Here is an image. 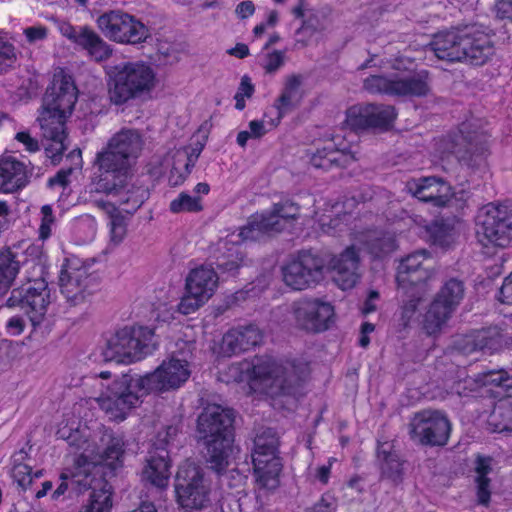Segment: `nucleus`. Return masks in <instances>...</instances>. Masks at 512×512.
<instances>
[{
    "label": "nucleus",
    "mask_w": 512,
    "mask_h": 512,
    "mask_svg": "<svg viewBox=\"0 0 512 512\" xmlns=\"http://www.w3.org/2000/svg\"><path fill=\"white\" fill-rule=\"evenodd\" d=\"M140 133L134 129H122L108 142L105 150L95 159L97 172L91 191L117 197L124 211L134 213L144 203L147 191L131 183L130 159L137 158L143 147Z\"/></svg>",
    "instance_id": "nucleus-1"
},
{
    "label": "nucleus",
    "mask_w": 512,
    "mask_h": 512,
    "mask_svg": "<svg viewBox=\"0 0 512 512\" xmlns=\"http://www.w3.org/2000/svg\"><path fill=\"white\" fill-rule=\"evenodd\" d=\"M77 101V88L69 75H55L43 97V109L38 117L42 135L51 141L46 148L52 158L60 157L68 148L66 119Z\"/></svg>",
    "instance_id": "nucleus-2"
},
{
    "label": "nucleus",
    "mask_w": 512,
    "mask_h": 512,
    "mask_svg": "<svg viewBox=\"0 0 512 512\" xmlns=\"http://www.w3.org/2000/svg\"><path fill=\"white\" fill-rule=\"evenodd\" d=\"M430 47L440 60L477 66L485 64L495 52L491 37L477 24L441 31L434 35Z\"/></svg>",
    "instance_id": "nucleus-3"
},
{
    "label": "nucleus",
    "mask_w": 512,
    "mask_h": 512,
    "mask_svg": "<svg viewBox=\"0 0 512 512\" xmlns=\"http://www.w3.org/2000/svg\"><path fill=\"white\" fill-rule=\"evenodd\" d=\"M230 372L235 381H258L270 396H295L301 382L309 372L303 361L278 363L272 359H257L253 364L232 365Z\"/></svg>",
    "instance_id": "nucleus-4"
},
{
    "label": "nucleus",
    "mask_w": 512,
    "mask_h": 512,
    "mask_svg": "<svg viewBox=\"0 0 512 512\" xmlns=\"http://www.w3.org/2000/svg\"><path fill=\"white\" fill-rule=\"evenodd\" d=\"M234 412L218 404H208L198 416L197 431L203 441L207 468L221 473L230 466Z\"/></svg>",
    "instance_id": "nucleus-5"
},
{
    "label": "nucleus",
    "mask_w": 512,
    "mask_h": 512,
    "mask_svg": "<svg viewBox=\"0 0 512 512\" xmlns=\"http://www.w3.org/2000/svg\"><path fill=\"white\" fill-rule=\"evenodd\" d=\"M155 86L153 69L143 62H128L113 68L108 81V98L120 106L142 97Z\"/></svg>",
    "instance_id": "nucleus-6"
},
{
    "label": "nucleus",
    "mask_w": 512,
    "mask_h": 512,
    "mask_svg": "<svg viewBox=\"0 0 512 512\" xmlns=\"http://www.w3.org/2000/svg\"><path fill=\"white\" fill-rule=\"evenodd\" d=\"M150 394L143 376L122 374L114 379L97 398L100 408L116 420H124L126 414L137 407L142 398Z\"/></svg>",
    "instance_id": "nucleus-7"
},
{
    "label": "nucleus",
    "mask_w": 512,
    "mask_h": 512,
    "mask_svg": "<svg viewBox=\"0 0 512 512\" xmlns=\"http://www.w3.org/2000/svg\"><path fill=\"white\" fill-rule=\"evenodd\" d=\"M300 216L299 206L289 200L273 204L270 210L255 213L240 228L239 241H260L291 227Z\"/></svg>",
    "instance_id": "nucleus-8"
},
{
    "label": "nucleus",
    "mask_w": 512,
    "mask_h": 512,
    "mask_svg": "<svg viewBox=\"0 0 512 512\" xmlns=\"http://www.w3.org/2000/svg\"><path fill=\"white\" fill-rule=\"evenodd\" d=\"M154 332L144 326L124 327L107 342L103 355L108 361L130 363L151 354L156 344Z\"/></svg>",
    "instance_id": "nucleus-9"
},
{
    "label": "nucleus",
    "mask_w": 512,
    "mask_h": 512,
    "mask_svg": "<svg viewBox=\"0 0 512 512\" xmlns=\"http://www.w3.org/2000/svg\"><path fill=\"white\" fill-rule=\"evenodd\" d=\"M363 85L371 93L395 97L420 98L428 96L431 92L430 73L425 69L391 76L373 75L366 78Z\"/></svg>",
    "instance_id": "nucleus-10"
},
{
    "label": "nucleus",
    "mask_w": 512,
    "mask_h": 512,
    "mask_svg": "<svg viewBox=\"0 0 512 512\" xmlns=\"http://www.w3.org/2000/svg\"><path fill=\"white\" fill-rule=\"evenodd\" d=\"M476 237L483 246L507 247L512 241V208L488 203L476 216Z\"/></svg>",
    "instance_id": "nucleus-11"
},
{
    "label": "nucleus",
    "mask_w": 512,
    "mask_h": 512,
    "mask_svg": "<svg viewBox=\"0 0 512 512\" xmlns=\"http://www.w3.org/2000/svg\"><path fill=\"white\" fill-rule=\"evenodd\" d=\"M100 277L91 264L78 258L66 259L59 274V287L73 305L86 302L99 288Z\"/></svg>",
    "instance_id": "nucleus-12"
},
{
    "label": "nucleus",
    "mask_w": 512,
    "mask_h": 512,
    "mask_svg": "<svg viewBox=\"0 0 512 512\" xmlns=\"http://www.w3.org/2000/svg\"><path fill=\"white\" fill-rule=\"evenodd\" d=\"M175 490L177 502L186 512H201L211 508L209 485L202 469L195 463L186 462L179 467Z\"/></svg>",
    "instance_id": "nucleus-13"
},
{
    "label": "nucleus",
    "mask_w": 512,
    "mask_h": 512,
    "mask_svg": "<svg viewBox=\"0 0 512 512\" xmlns=\"http://www.w3.org/2000/svg\"><path fill=\"white\" fill-rule=\"evenodd\" d=\"M326 260L310 250L301 251L282 268L285 284L294 290H304L320 283L324 278Z\"/></svg>",
    "instance_id": "nucleus-14"
},
{
    "label": "nucleus",
    "mask_w": 512,
    "mask_h": 512,
    "mask_svg": "<svg viewBox=\"0 0 512 512\" xmlns=\"http://www.w3.org/2000/svg\"><path fill=\"white\" fill-rule=\"evenodd\" d=\"M450 431L449 419L438 410L417 412L409 423L411 439L425 446H444L448 442Z\"/></svg>",
    "instance_id": "nucleus-15"
},
{
    "label": "nucleus",
    "mask_w": 512,
    "mask_h": 512,
    "mask_svg": "<svg viewBox=\"0 0 512 512\" xmlns=\"http://www.w3.org/2000/svg\"><path fill=\"white\" fill-rule=\"evenodd\" d=\"M97 25L107 38L120 43L137 44L149 36V30L142 22L121 10L100 15Z\"/></svg>",
    "instance_id": "nucleus-16"
},
{
    "label": "nucleus",
    "mask_w": 512,
    "mask_h": 512,
    "mask_svg": "<svg viewBox=\"0 0 512 512\" xmlns=\"http://www.w3.org/2000/svg\"><path fill=\"white\" fill-rule=\"evenodd\" d=\"M465 295V285L458 278L447 280L436 294L425 316L429 334L436 333L451 317Z\"/></svg>",
    "instance_id": "nucleus-17"
},
{
    "label": "nucleus",
    "mask_w": 512,
    "mask_h": 512,
    "mask_svg": "<svg viewBox=\"0 0 512 512\" xmlns=\"http://www.w3.org/2000/svg\"><path fill=\"white\" fill-rule=\"evenodd\" d=\"M50 303V291L43 278L29 280L22 286L15 288L7 300L8 307L24 309L34 327L39 325Z\"/></svg>",
    "instance_id": "nucleus-18"
},
{
    "label": "nucleus",
    "mask_w": 512,
    "mask_h": 512,
    "mask_svg": "<svg viewBox=\"0 0 512 512\" xmlns=\"http://www.w3.org/2000/svg\"><path fill=\"white\" fill-rule=\"evenodd\" d=\"M190 373L187 359L173 356L153 372L143 375V379L149 393H161L178 389L189 379Z\"/></svg>",
    "instance_id": "nucleus-19"
},
{
    "label": "nucleus",
    "mask_w": 512,
    "mask_h": 512,
    "mask_svg": "<svg viewBox=\"0 0 512 512\" xmlns=\"http://www.w3.org/2000/svg\"><path fill=\"white\" fill-rule=\"evenodd\" d=\"M297 325L308 331L319 333L327 330L333 323L334 308L319 299H302L294 305Z\"/></svg>",
    "instance_id": "nucleus-20"
},
{
    "label": "nucleus",
    "mask_w": 512,
    "mask_h": 512,
    "mask_svg": "<svg viewBox=\"0 0 512 512\" xmlns=\"http://www.w3.org/2000/svg\"><path fill=\"white\" fill-rule=\"evenodd\" d=\"M395 117V108L391 105L367 104L350 108L347 112V124L354 130L386 129Z\"/></svg>",
    "instance_id": "nucleus-21"
},
{
    "label": "nucleus",
    "mask_w": 512,
    "mask_h": 512,
    "mask_svg": "<svg viewBox=\"0 0 512 512\" xmlns=\"http://www.w3.org/2000/svg\"><path fill=\"white\" fill-rule=\"evenodd\" d=\"M433 266L430 253L426 250L415 251L400 261L397 268L399 287L418 285L426 282L433 275Z\"/></svg>",
    "instance_id": "nucleus-22"
},
{
    "label": "nucleus",
    "mask_w": 512,
    "mask_h": 512,
    "mask_svg": "<svg viewBox=\"0 0 512 512\" xmlns=\"http://www.w3.org/2000/svg\"><path fill=\"white\" fill-rule=\"evenodd\" d=\"M170 459L165 438H158L148 452L146 464L142 470V480L157 488H165L170 477Z\"/></svg>",
    "instance_id": "nucleus-23"
},
{
    "label": "nucleus",
    "mask_w": 512,
    "mask_h": 512,
    "mask_svg": "<svg viewBox=\"0 0 512 512\" xmlns=\"http://www.w3.org/2000/svg\"><path fill=\"white\" fill-rule=\"evenodd\" d=\"M407 190L420 201L436 207H445L451 201L452 187L442 178L422 177L407 182Z\"/></svg>",
    "instance_id": "nucleus-24"
},
{
    "label": "nucleus",
    "mask_w": 512,
    "mask_h": 512,
    "mask_svg": "<svg viewBox=\"0 0 512 512\" xmlns=\"http://www.w3.org/2000/svg\"><path fill=\"white\" fill-rule=\"evenodd\" d=\"M501 344L499 330L488 328L455 336L451 343V349L462 355H470L476 351L493 353L501 347Z\"/></svg>",
    "instance_id": "nucleus-25"
},
{
    "label": "nucleus",
    "mask_w": 512,
    "mask_h": 512,
    "mask_svg": "<svg viewBox=\"0 0 512 512\" xmlns=\"http://www.w3.org/2000/svg\"><path fill=\"white\" fill-rule=\"evenodd\" d=\"M457 160L470 169H476L485 162L488 146L478 135L467 138L461 131L451 140V151Z\"/></svg>",
    "instance_id": "nucleus-26"
},
{
    "label": "nucleus",
    "mask_w": 512,
    "mask_h": 512,
    "mask_svg": "<svg viewBox=\"0 0 512 512\" xmlns=\"http://www.w3.org/2000/svg\"><path fill=\"white\" fill-rule=\"evenodd\" d=\"M262 339V332L254 324L232 328L222 338L221 353L227 357L238 355L258 346Z\"/></svg>",
    "instance_id": "nucleus-27"
},
{
    "label": "nucleus",
    "mask_w": 512,
    "mask_h": 512,
    "mask_svg": "<svg viewBox=\"0 0 512 512\" xmlns=\"http://www.w3.org/2000/svg\"><path fill=\"white\" fill-rule=\"evenodd\" d=\"M359 256L354 247L347 248L335 259L333 269L334 280L343 289L353 288L358 279Z\"/></svg>",
    "instance_id": "nucleus-28"
},
{
    "label": "nucleus",
    "mask_w": 512,
    "mask_h": 512,
    "mask_svg": "<svg viewBox=\"0 0 512 512\" xmlns=\"http://www.w3.org/2000/svg\"><path fill=\"white\" fill-rule=\"evenodd\" d=\"M28 183V173L24 163L8 156L0 160V190L14 192Z\"/></svg>",
    "instance_id": "nucleus-29"
},
{
    "label": "nucleus",
    "mask_w": 512,
    "mask_h": 512,
    "mask_svg": "<svg viewBox=\"0 0 512 512\" xmlns=\"http://www.w3.org/2000/svg\"><path fill=\"white\" fill-rule=\"evenodd\" d=\"M218 284V276L213 268L200 266L192 269L186 278V290L196 296L210 299Z\"/></svg>",
    "instance_id": "nucleus-30"
},
{
    "label": "nucleus",
    "mask_w": 512,
    "mask_h": 512,
    "mask_svg": "<svg viewBox=\"0 0 512 512\" xmlns=\"http://www.w3.org/2000/svg\"><path fill=\"white\" fill-rule=\"evenodd\" d=\"M302 83L303 77L301 75L292 74L286 77L282 92L274 103L278 122L300 104Z\"/></svg>",
    "instance_id": "nucleus-31"
},
{
    "label": "nucleus",
    "mask_w": 512,
    "mask_h": 512,
    "mask_svg": "<svg viewBox=\"0 0 512 512\" xmlns=\"http://www.w3.org/2000/svg\"><path fill=\"white\" fill-rule=\"evenodd\" d=\"M355 160L351 152L335 149L333 144L311 153L310 163L316 169L324 171L332 168H342L350 165Z\"/></svg>",
    "instance_id": "nucleus-32"
},
{
    "label": "nucleus",
    "mask_w": 512,
    "mask_h": 512,
    "mask_svg": "<svg viewBox=\"0 0 512 512\" xmlns=\"http://www.w3.org/2000/svg\"><path fill=\"white\" fill-rule=\"evenodd\" d=\"M377 458L381 470V478L391 481L393 484H399L404 474L403 461L396 451L392 449V445L388 442L379 444Z\"/></svg>",
    "instance_id": "nucleus-33"
},
{
    "label": "nucleus",
    "mask_w": 512,
    "mask_h": 512,
    "mask_svg": "<svg viewBox=\"0 0 512 512\" xmlns=\"http://www.w3.org/2000/svg\"><path fill=\"white\" fill-rule=\"evenodd\" d=\"M101 452L99 454L101 462L116 469L123 464V457L125 454V442L123 436L116 434L113 431L106 430L100 439Z\"/></svg>",
    "instance_id": "nucleus-34"
},
{
    "label": "nucleus",
    "mask_w": 512,
    "mask_h": 512,
    "mask_svg": "<svg viewBox=\"0 0 512 512\" xmlns=\"http://www.w3.org/2000/svg\"><path fill=\"white\" fill-rule=\"evenodd\" d=\"M252 463L259 489L274 490L279 486V474L282 469L280 458H272L271 460L257 458Z\"/></svg>",
    "instance_id": "nucleus-35"
},
{
    "label": "nucleus",
    "mask_w": 512,
    "mask_h": 512,
    "mask_svg": "<svg viewBox=\"0 0 512 512\" xmlns=\"http://www.w3.org/2000/svg\"><path fill=\"white\" fill-rule=\"evenodd\" d=\"M76 44L87 50L89 55L98 62L108 59L112 53L110 46L87 26L80 27Z\"/></svg>",
    "instance_id": "nucleus-36"
},
{
    "label": "nucleus",
    "mask_w": 512,
    "mask_h": 512,
    "mask_svg": "<svg viewBox=\"0 0 512 512\" xmlns=\"http://www.w3.org/2000/svg\"><path fill=\"white\" fill-rule=\"evenodd\" d=\"M76 44L87 50L89 55L98 62L108 59L112 53L110 46L87 26L80 27Z\"/></svg>",
    "instance_id": "nucleus-37"
},
{
    "label": "nucleus",
    "mask_w": 512,
    "mask_h": 512,
    "mask_svg": "<svg viewBox=\"0 0 512 512\" xmlns=\"http://www.w3.org/2000/svg\"><path fill=\"white\" fill-rule=\"evenodd\" d=\"M493 458L490 456L478 455L475 460V483L477 501L481 505H488L491 496L490 478L488 475L492 472Z\"/></svg>",
    "instance_id": "nucleus-38"
},
{
    "label": "nucleus",
    "mask_w": 512,
    "mask_h": 512,
    "mask_svg": "<svg viewBox=\"0 0 512 512\" xmlns=\"http://www.w3.org/2000/svg\"><path fill=\"white\" fill-rule=\"evenodd\" d=\"M278 444V437L274 429H264L260 434H257L254 439L252 461L257 458H260L261 460L279 458L277 456Z\"/></svg>",
    "instance_id": "nucleus-39"
},
{
    "label": "nucleus",
    "mask_w": 512,
    "mask_h": 512,
    "mask_svg": "<svg viewBox=\"0 0 512 512\" xmlns=\"http://www.w3.org/2000/svg\"><path fill=\"white\" fill-rule=\"evenodd\" d=\"M18 254L10 248L0 250V295H3L12 285L20 269Z\"/></svg>",
    "instance_id": "nucleus-40"
},
{
    "label": "nucleus",
    "mask_w": 512,
    "mask_h": 512,
    "mask_svg": "<svg viewBox=\"0 0 512 512\" xmlns=\"http://www.w3.org/2000/svg\"><path fill=\"white\" fill-rule=\"evenodd\" d=\"M112 508V492L107 484L94 488L88 499L80 506L78 512H110Z\"/></svg>",
    "instance_id": "nucleus-41"
},
{
    "label": "nucleus",
    "mask_w": 512,
    "mask_h": 512,
    "mask_svg": "<svg viewBox=\"0 0 512 512\" xmlns=\"http://www.w3.org/2000/svg\"><path fill=\"white\" fill-rule=\"evenodd\" d=\"M489 425L495 432L512 431V399L502 400L495 406Z\"/></svg>",
    "instance_id": "nucleus-42"
},
{
    "label": "nucleus",
    "mask_w": 512,
    "mask_h": 512,
    "mask_svg": "<svg viewBox=\"0 0 512 512\" xmlns=\"http://www.w3.org/2000/svg\"><path fill=\"white\" fill-rule=\"evenodd\" d=\"M426 232L431 243L441 248H448L455 241L454 228L443 221H433L426 226Z\"/></svg>",
    "instance_id": "nucleus-43"
},
{
    "label": "nucleus",
    "mask_w": 512,
    "mask_h": 512,
    "mask_svg": "<svg viewBox=\"0 0 512 512\" xmlns=\"http://www.w3.org/2000/svg\"><path fill=\"white\" fill-rule=\"evenodd\" d=\"M227 251L228 253H222L217 257L216 266L223 273L235 275L236 271L243 264L244 257L237 246L233 245Z\"/></svg>",
    "instance_id": "nucleus-44"
},
{
    "label": "nucleus",
    "mask_w": 512,
    "mask_h": 512,
    "mask_svg": "<svg viewBox=\"0 0 512 512\" xmlns=\"http://www.w3.org/2000/svg\"><path fill=\"white\" fill-rule=\"evenodd\" d=\"M367 249L374 257H383L396 249V241L390 234H382L367 241Z\"/></svg>",
    "instance_id": "nucleus-45"
},
{
    "label": "nucleus",
    "mask_w": 512,
    "mask_h": 512,
    "mask_svg": "<svg viewBox=\"0 0 512 512\" xmlns=\"http://www.w3.org/2000/svg\"><path fill=\"white\" fill-rule=\"evenodd\" d=\"M169 208L173 213L199 212L203 209L201 198L193 197L186 192H181L176 199L172 200Z\"/></svg>",
    "instance_id": "nucleus-46"
},
{
    "label": "nucleus",
    "mask_w": 512,
    "mask_h": 512,
    "mask_svg": "<svg viewBox=\"0 0 512 512\" xmlns=\"http://www.w3.org/2000/svg\"><path fill=\"white\" fill-rule=\"evenodd\" d=\"M483 385L494 386L504 390L512 388V375L505 370L488 371L481 379Z\"/></svg>",
    "instance_id": "nucleus-47"
},
{
    "label": "nucleus",
    "mask_w": 512,
    "mask_h": 512,
    "mask_svg": "<svg viewBox=\"0 0 512 512\" xmlns=\"http://www.w3.org/2000/svg\"><path fill=\"white\" fill-rule=\"evenodd\" d=\"M208 300L209 299L203 298L202 296H196L187 292L178 304V311L183 315L191 314L198 310Z\"/></svg>",
    "instance_id": "nucleus-48"
},
{
    "label": "nucleus",
    "mask_w": 512,
    "mask_h": 512,
    "mask_svg": "<svg viewBox=\"0 0 512 512\" xmlns=\"http://www.w3.org/2000/svg\"><path fill=\"white\" fill-rule=\"evenodd\" d=\"M110 234L111 240L115 244H119L126 235V221L121 214H115L110 218Z\"/></svg>",
    "instance_id": "nucleus-49"
},
{
    "label": "nucleus",
    "mask_w": 512,
    "mask_h": 512,
    "mask_svg": "<svg viewBox=\"0 0 512 512\" xmlns=\"http://www.w3.org/2000/svg\"><path fill=\"white\" fill-rule=\"evenodd\" d=\"M284 62L285 52L274 50L265 56V61L262 64V67L267 74H273L284 65Z\"/></svg>",
    "instance_id": "nucleus-50"
},
{
    "label": "nucleus",
    "mask_w": 512,
    "mask_h": 512,
    "mask_svg": "<svg viewBox=\"0 0 512 512\" xmlns=\"http://www.w3.org/2000/svg\"><path fill=\"white\" fill-rule=\"evenodd\" d=\"M31 473L32 468L26 464H15L13 467V477L23 489H27L32 484Z\"/></svg>",
    "instance_id": "nucleus-51"
},
{
    "label": "nucleus",
    "mask_w": 512,
    "mask_h": 512,
    "mask_svg": "<svg viewBox=\"0 0 512 512\" xmlns=\"http://www.w3.org/2000/svg\"><path fill=\"white\" fill-rule=\"evenodd\" d=\"M202 150H203V145L200 144L196 147L191 148L190 152H186L185 154L178 152L175 155V160L177 162H183V158L185 157L186 162L184 163V167H186V173H190L191 169L195 166V163H196L197 159L199 158Z\"/></svg>",
    "instance_id": "nucleus-52"
},
{
    "label": "nucleus",
    "mask_w": 512,
    "mask_h": 512,
    "mask_svg": "<svg viewBox=\"0 0 512 512\" xmlns=\"http://www.w3.org/2000/svg\"><path fill=\"white\" fill-rule=\"evenodd\" d=\"M229 466L221 473H216L222 482L230 487H238L244 483L245 476L240 473L237 469H228Z\"/></svg>",
    "instance_id": "nucleus-53"
},
{
    "label": "nucleus",
    "mask_w": 512,
    "mask_h": 512,
    "mask_svg": "<svg viewBox=\"0 0 512 512\" xmlns=\"http://www.w3.org/2000/svg\"><path fill=\"white\" fill-rule=\"evenodd\" d=\"M41 225L39 228L40 237L46 239L51 233V224L54 222L52 208L49 205H44L41 208Z\"/></svg>",
    "instance_id": "nucleus-54"
},
{
    "label": "nucleus",
    "mask_w": 512,
    "mask_h": 512,
    "mask_svg": "<svg viewBox=\"0 0 512 512\" xmlns=\"http://www.w3.org/2000/svg\"><path fill=\"white\" fill-rule=\"evenodd\" d=\"M336 509L337 499L333 495L325 493L311 508V512H335Z\"/></svg>",
    "instance_id": "nucleus-55"
},
{
    "label": "nucleus",
    "mask_w": 512,
    "mask_h": 512,
    "mask_svg": "<svg viewBox=\"0 0 512 512\" xmlns=\"http://www.w3.org/2000/svg\"><path fill=\"white\" fill-rule=\"evenodd\" d=\"M23 33L26 36L27 41L32 44L37 41L46 39L48 35V29L42 25L30 26L25 28Z\"/></svg>",
    "instance_id": "nucleus-56"
},
{
    "label": "nucleus",
    "mask_w": 512,
    "mask_h": 512,
    "mask_svg": "<svg viewBox=\"0 0 512 512\" xmlns=\"http://www.w3.org/2000/svg\"><path fill=\"white\" fill-rule=\"evenodd\" d=\"M494 10L497 18L512 23V0H497Z\"/></svg>",
    "instance_id": "nucleus-57"
},
{
    "label": "nucleus",
    "mask_w": 512,
    "mask_h": 512,
    "mask_svg": "<svg viewBox=\"0 0 512 512\" xmlns=\"http://www.w3.org/2000/svg\"><path fill=\"white\" fill-rule=\"evenodd\" d=\"M499 294V300L502 303L512 304V272L504 279Z\"/></svg>",
    "instance_id": "nucleus-58"
},
{
    "label": "nucleus",
    "mask_w": 512,
    "mask_h": 512,
    "mask_svg": "<svg viewBox=\"0 0 512 512\" xmlns=\"http://www.w3.org/2000/svg\"><path fill=\"white\" fill-rule=\"evenodd\" d=\"M15 139L22 143L29 152H36L40 149L38 141L28 132H18Z\"/></svg>",
    "instance_id": "nucleus-59"
},
{
    "label": "nucleus",
    "mask_w": 512,
    "mask_h": 512,
    "mask_svg": "<svg viewBox=\"0 0 512 512\" xmlns=\"http://www.w3.org/2000/svg\"><path fill=\"white\" fill-rule=\"evenodd\" d=\"M60 33L76 44L80 34V27L76 28L68 22H60L58 24Z\"/></svg>",
    "instance_id": "nucleus-60"
},
{
    "label": "nucleus",
    "mask_w": 512,
    "mask_h": 512,
    "mask_svg": "<svg viewBox=\"0 0 512 512\" xmlns=\"http://www.w3.org/2000/svg\"><path fill=\"white\" fill-rule=\"evenodd\" d=\"M255 12L254 3L250 0L240 2L235 9V13L238 18L246 19L252 16Z\"/></svg>",
    "instance_id": "nucleus-61"
},
{
    "label": "nucleus",
    "mask_w": 512,
    "mask_h": 512,
    "mask_svg": "<svg viewBox=\"0 0 512 512\" xmlns=\"http://www.w3.org/2000/svg\"><path fill=\"white\" fill-rule=\"evenodd\" d=\"M254 93V85L251 83V79L244 75L241 78L240 85L235 95H240L243 98H251Z\"/></svg>",
    "instance_id": "nucleus-62"
},
{
    "label": "nucleus",
    "mask_w": 512,
    "mask_h": 512,
    "mask_svg": "<svg viewBox=\"0 0 512 512\" xmlns=\"http://www.w3.org/2000/svg\"><path fill=\"white\" fill-rule=\"evenodd\" d=\"M25 326L24 319L20 316H13L7 322V330L11 335H19L23 332Z\"/></svg>",
    "instance_id": "nucleus-63"
},
{
    "label": "nucleus",
    "mask_w": 512,
    "mask_h": 512,
    "mask_svg": "<svg viewBox=\"0 0 512 512\" xmlns=\"http://www.w3.org/2000/svg\"><path fill=\"white\" fill-rule=\"evenodd\" d=\"M71 172H72L71 169L58 171L54 177L49 179L48 185L50 187H53L56 185L61 186V187H66L69 183L68 177L71 174Z\"/></svg>",
    "instance_id": "nucleus-64"
}]
</instances>
